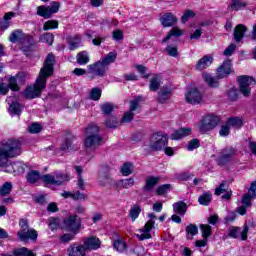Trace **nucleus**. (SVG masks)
Segmentation results:
<instances>
[{
    "instance_id": "obj_61",
    "label": "nucleus",
    "mask_w": 256,
    "mask_h": 256,
    "mask_svg": "<svg viewBox=\"0 0 256 256\" xmlns=\"http://www.w3.org/2000/svg\"><path fill=\"white\" fill-rule=\"evenodd\" d=\"M227 189H229V186H227V183L222 182V183L215 189V195H222V193H227Z\"/></svg>"
},
{
    "instance_id": "obj_10",
    "label": "nucleus",
    "mask_w": 256,
    "mask_h": 256,
    "mask_svg": "<svg viewBox=\"0 0 256 256\" xmlns=\"http://www.w3.org/2000/svg\"><path fill=\"white\" fill-rule=\"evenodd\" d=\"M99 185L100 187H107V185H117L115 180L111 178L108 167H102L99 171Z\"/></svg>"
},
{
    "instance_id": "obj_42",
    "label": "nucleus",
    "mask_w": 256,
    "mask_h": 256,
    "mask_svg": "<svg viewBox=\"0 0 256 256\" xmlns=\"http://www.w3.org/2000/svg\"><path fill=\"white\" fill-rule=\"evenodd\" d=\"M56 185H63V183L69 181V174L57 172L54 174Z\"/></svg>"
},
{
    "instance_id": "obj_43",
    "label": "nucleus",
    "mask_w": 256,
    "mask_h": 256,
    "mask_svg": "<svg viewBox=\"0 0 256 256\" xmlns=\"http://www.w3.org/2000/svg\"><path fill=\"white\" fill-rule=\"evenodd\" d=\"M159 87H161V80L158 75H154V77L150 79L149 89L150 91H159Z\"/></svg>"
},
{
    "instance_id": "obj_41",
    "label": "nucleus",
    "mask_w": 256,
    "mask_h": 256,
    "mask_svg": "<svg viewBox=\"0 0 256 256\" xmlns=\"http://www.w3.org/2000/svg\"><path fill=\"white\" fill-rule=\"evenodd\" d=\"M213 199V195L211 192H205L204 194L200 195L198 198V202L200 205H209Z\"/></svg>"
},
{
    "instance_id": "obj_62",
    "label": "nucleus",
    "mask_w": 256,
    "mask_h": 256,
    "mask_svg": "<svg viewBox=\"0 0 256 256\" xmlns=\"http://www.w3.org/2000/svg\"><path fill=\"white\" fill-rule=\"evenodd\" d=\"M165 50L170 57H179V51L177 50V46H167Z\"/></svg>"
},
{
    "instance_id": "obj_4",
    "label": "nucleus",
    "mask_w": 256,
    "mask_h": 256,
    "mask_svg": "<svg viewBox=\"0 0 256 256\" xmlns=\"http://www.w3.org/2000/svg\"><path fill=\"white\" fill-rule=\"evenodd\" d=\"M167 143H169L167 134L156 132L150 138L149 151H162L164 147H167Z\"/></svg>"
},
{
    "instance_id": "obj_50",
    "label": "nucleus",
    "mask_w": 256,
    "mask_h": 256,
    "mask_svg": "<svg viewBox=\"0 0 256 256\" xmlns=\"http://www.w3.org/2000/svg\"><path fill=\"white\" fill-rule=\"evenodd\" d=\"M89 98L92 99V101H99V99H101V88H92L90 91Z\"/></svg>"
},
{
    "instance_id": "obj_46",
    "label": "nucleus",
    "mask_w": 256,
    "mask_h": 256,
    "mask_svg": "<svg viewBox=\"0 0 256 256\" xmlns=\"http://www.w3.org/2000/svg\"><path fill=\"white\" fill-rule=\"evenodd\" d=\"M141 214V206L134 205L129 212V217L132 219V221H135L139 215Z\"/></svg>"
},
{
    "instance_id": "obj_30",
    "label": "nucleus",
    "mask_w": 256,
    "mask_h": 256,
    "mask_svg": "<svg viewBox=\"0 0 256 256\" xmlns=\"http://www.w3.org/2000/svg\"><path fill=\"white\" fill-rule=\"evenodd\" d=\"M85 136L86 137L99 136V126H97V124L95 123L89 124L85 130Z\"/></svg>"
},
{
    "instance_id": "obj_47",
    "label": "nucleus",
    "mask_w": 256,
    "mask_h": 256,
    "mask_svg": "<svg viewBox=\"0 0 256 256\" xmlns=\"http://www.w3.org/2000/svg\"><path fill=\"white\" fill-rule=\"evenodd\" d=\"M22 106L19 102H13L10 105L9 112L11 115H21Z\"/></svg>"
},
{
    "instance_id": "obj_8",
    "label": "nucleus",
    "mask_w": 256,
    "mask_h": 256,
    "mask_svg": "<svg viewBox=\"0 0 256 256\" xmlns=\"http://www.w3.org/2000/svg\"><path fill=\"white\" fill-rule=\"evenodd\" d=\"M239 83V91L243 94L244 97H249L251 95V88L250 85H255L256 81L255 78L251 76H240L238 77Z\"/></svg>"
},
{
    "instance_id": "obj_56",
    "label": "nucleus",
    "mask_w": 256,
    "mask_h": 256,
    "mask_svg": "<svg viewBox=\"0 0 256 256\" xmlns=\"http://www.w3.org/2000/svg\"><path fill=\"white\" fill-rule=\"evenodd\" d=\"M42 181L48 185H57V182H55V175L45 174L42 176Z\"/></svg>"
},
{
    "instance_id": "obj_7",
    "label": "nucleus",
    "mask_w": 256,
    "mask_h": 256,
    "mask_svg": "<svg viewBox=\"0 0 256 256\" xmlns=\"http://www.w3.org/2000/svg\"><path fill=\"white\" fill-rule=\"evenodd\" d=\"M61 7V3L59 2H52L50 6H38L37 7V15L43 17L44 19H51L54 13H58Z\"/></svg>"
},
{
    "instance_id": "obj_44",
    "label": "nucleus",
    "mask_w": 256,
    "mask_h": 256,
    "mask_svg": "<svg viewBox=\"0 0 256 256\" xmlns=\"http://www.w3.org/2000/svg\"><path fill=\"white\" fill-rule=\"evenodd\" d=\"M230 7L233 11H240V9H245V7H247V2L241 0H232Z\"/></svg>"
},
{
    "instance_id": "obj_58",
    "label": "nucleus",
    "mask_w": 256,
    "mask_h": 256,
    "mask_svg": "<svg viewBox=\"0 0 256 256\" xmlns=\"http://www.w3.org/2000/svg\"><path fill=\"white\" fill-rule=\"evenodd\" d=\"M193 17H195V12H193V10H185L181 17V21L182 23H187V21L193 19Z\"/></svg>"
},
{
    "instance_id": "obj_51",
    "label": "nucleus",
    "mask_w": 256,
    "mask_h": 256,
    "mask_svg": "<svg viewBox=\"0 0 256 256\" xmlns=\"http://www.w3.org/2000/svg\"><path fill=\"white\" fill-rule=\"evenodd\" d=\"M171 191V184H163L158 186L155 190L156 195H165V193H169Z\"/></svg>"
},
{
    "instance_id": "obj_39",
    "label": "nucleus",
    "mask_w": 256,
    "mask_h": 256,
    "mask_svg": "<svg viewBox=\"0 0 256 256\" xmlns=\"http://www.w3.org/2000/svg\"><path fill=\"white\" fill-rule=\"evenodd\" d=\"M13 253L14 256H36L35 253H33V250H29L26 247L15 249Z\"/></svg>"
},
{
    "instance_id": "obj_11",
    "label": "nucleus",
    "mask_w": 256,
    "mask_h": 256,
    "mask_svg": "<svg viewBox=\"0 0 256 256\" xmlns=\"http://www.w3.org/2000/svg\"><path fill=\"white\" fill-rule=\"evenodd\" d=\"M241 228L237 226H232L229 228V237H232V239H241V241H247V233H249V226L244 225L242 231H240ZM240 231V234H239Z\"/></svg>"
},
{
    "instance_id": "obj_19",
    "label": "nucleus",
    "mask_w": 256,
    "mask_h": 256,
    "mask_svg": "<svg viewBox=\"0 0 256 256\" xmlns=\"http://www.w3.org/2000/svg\"><path fill=\"white\" fill-rule=\"evenodd\" d=\"M160 23L163 27H173V25H177V17L175 14L168 12L160 17Z\"/></svg>"
},
{
    "instance_id": "obj_1",
    "label": "nucleus",
    "mask_w": 256,
    "mask_h": 256,
    "mask_svg": "<svg viewBox=\"0 0 256 256\" xmlns=\"http://www.w3.org/2000/svg\"><path fill=\"white\" fill-rule=\"evenodd\" d=\"M54 69L55 55H53V53H49L43 63L42 68L40 69L35 83L27 86L24 89L22 92V97L28 100L41 97V93H43L47 87V79H49V77H53Z\"/></svg>"
},
{
    "instance_id": "obj_21",
    "label": "nucleus",
    "mask_w": 256,
    "mask_h": 256,
    "mask_svg": "<svg viewBox=\"0 0 256 256\" xmlns=\"http://www.w3.org/2000/svg\"><path fill=\"white\" fill-rule=\"evenodd\" d=\"M83 247L86 251L97 250L101 247V240L92 236L84 241Z\"/></svg>"
},
{
    "instance_id": "obj_12",
    "label": "nucleus",
    "mask_w": 256,
    "mask_h": 256,
    "mask_svg": "<svg viewBox=\"0 0 256 256\" xmlns=\"http://www.w3.org/2000/svg\"><path fill=\"white\" fill-rule=\"evenodd\" d=\"M185 99L190 105H197L203 101V95L196 88H192L185 94Z\"/></svg>"
},
{
    "instance_id": "obj_9",
    "label": "nucleus",
    "mask_w": 256,
    "mask_h": 256,
    "mask_svg": "<svg viewBox=\"0 0 256 256\" xmlns=\"http://www.w3.org/2000/svg\"><path fill=\"white\" fill-rule=\"evenodd\" d=\"M235 155H237V150H235V148H224L221 152V156L218 158V165H220V167H224V165H227Z\"/></svg>"
},
{
    "instance_id": "obj_29",
    "label": "nucleus",
    "mask_w": 256,
    "mask_h": 256,
    "mask_svg": "<svg viewBox=\"0 0 256 256\" xmlns=\"http://www.w3.org/2000/svg\"><path fill=\"white\" fill-rule=\"evenodd\" d=\"M173 211L178 215H185L187 213V204L183 201H179L173 204Z\"/></svg>"
},
{
    "instance_id": "obj_40",
    "label": "nucleus",
    "mask_w": 256,
    "mask_h": 256,
    "mask_svg": "<svg viewBox=\"0 0 256 256\" xmlns=\"http://www.w3.org/2000/svg\"><path fill=\"white\" fill-rule=\"evenodd\" d=\"M76 57L78 65H87L89 63V53L87 51L78 53Z\"/></svg>"
},
{
    "instance_id": "obj_52",
    "label": "nucleus",
    "mask_w": 256,
    "mask_h": 256,
    "mask_svg": "<svg viewBox=\"0 0 256 256\" xmlns=\"http://www.w3.org/2000/svg\"><path fill=\"white\" fill-rule=\"evenodd\" d=\"M115 109V105L111 103H104L101 105V111L103 115H110L113 113V110Z\"/></svg>"
},
{
    "instance_id": "obj_13",
    "label": "nucleus",
    "mask_w": 256,
    "mask_h": 256,
    "mask_svg": "<svg viewBox=\"0 0 256 256\" xmlns=\"http://www.w3.org/2000/svg\"><path fill=\"white\" fill-rule=\"evenodd\" d=\"M108 69L109 67H106L101 60L88 66L90 73L98 77H105V73H107Z\"/></svg>"
},
{
    "instance_id": "obj_16",
    "label": "nucleus",
    "mask_w": 256,
    "mask_h": 256,
    "mask_svg": "<svg viewBox=\"0 0 256 256\" xmlns=\"http://www.w3.org/2000/svg\"><path fill=\"white\" fill-rule=\"evenodd\" d=\"M18 237L20 241L27 242L28 239L32 241H37V231L35 229H21L18 231Z\"/></svg>"
},
{
    "instance_id": "obj_28",
    "label": "nucleus",
    "mask_w": 256,
    "mask_h": 256,
    "mask_svg": "<svg viewBox=\"0 0 256 256\" xmlns=\"http://www.w3.org/2000/svg\"><path fill=\"white\" fill-rule=\"evenodd\" d=\"M169 97H171V89L167 87H163L159 92H158V98L157 101L159 103H165L166 101H169Z\"/></svg>"
},
{
    "instance_id": "obj_2",
    "label": "nucleus",
    "mask_w": 256,
    "mask_h": 256,
    "mask_svg": "<svg viewBox=\"0 0 256 256\" xmlns=\"http://www.w3.org/2000/svg\"><path fill=\"white\" fill-rule=\"evenodd\" d=\"M19 155H21V141L11 138L0 142V167H6V173H16V175L25 173L22 163L14 162L9 165V159Z\"/></svg>"
},
{
    "instance_id": "obj_63",
    "label": "nucleus",
    "mask_w": 256,
    "mask_h": 256,
    "mask_svg": "<svg viewBox=\"0 0 256 256\" xmlns=\"http://www.w3.org/2000/svg\"><path fill=\"white\" fill-rule=\"evenodd\" d=\"M73 239H75V233H73V234L67 233V234L60 236V241L62 243H69L70 241H73Z\"/></svg>"
},
{
    "instance_id": "obj_35",
    "label": "nucleus",
    "mask_w": 256,
    "mask_h": 256,
    "mask_svg": "<svg viewBox=\"0 0 256 256\" xmlns=\"http://www.w3.org/2000/svg\"><path fill=\"white\" fill-rule=\"evenodd\" d=\"M117 59V52L108 53L102 60H100L106 67H109L111 63H115Z\"/></svg>"
},
{
    "instance_id": "obj_25",
    "label": "nucleus",
    "mask_w": 256,
    "mask_h": 256,
    "mask_svg": "<svg viewBox=\"0 0 256 256\" xmlns=\"http://www.w3.org/2000/svg\"><path fill=\"white\" fill-rule=\"evenodd\" d=\"M23 39H27V35L23 33V30L17 29L14 30L9 37V42L10 43H17L19 41H23Z\"/></svg>"
},
{
    "instance_id": "obj_34",
    "label": "nucleus",
    "mask_w": 256,
    "mask_h": 256,
    "mask_svg": "<svg viewBox=\"0 0 256 256\" xmlns=\"http://www.w3.org/2000/svg\"><path fill=\"white\" fill-rule=\"evenodd\" d=\"M118 183L121 189H131V187H135V178L130 177L126 179H121Z\"/></svg>"
},
{
    "instance_id": "obj_31",
    "label": "nucleus",
    "mask_w": 256,
    "mask_h": 256,
    "mask_svg": "<svg viewBox=\"0 0 256 256\" xmlns=\"http://www.w3.org/2000/svg\"><path fill=\"white\" fill-rule=\"evenodd\" d=\"M181 35H183V30L179 27H174L168 32V35L162 40V43H167L171 37H181Z\"/></svg>"
},
{
    "instance_id": "obj_15",
    "label": "nucleus",
    "mask_w": 256,
    "mask_h": 256,
    "mask_svg": "<svg viewBox=\"0 0 256 256\" xmlns=\"http://www.w3.org/2000/svg\"><path fill=\"white\" fill-rule=\"evenodd\" d=\"M100 145H103V138L101 136H86L84 140V147L86 149H97Z\"/></svg>"
},
{
    "instance_id": "obj_60",
    "label": "nucleus",
    "mask_w": 256,
    "mask_h": 256,
    "mask_svg": "<svg viewBox=\"0 0 256 256\" xmlns=\"http://www.w3.org/2000/svg\"><path fill=\"white\" fill-rule=\"evenodd\" d=\"M200 229L202 231V237H204V239L211 237V226L202 224L200 226Z\"/></svg>"
},
{
    "instance_id": "obj_37",
    "label": "nucleus",
    "mask_w": 256,
    "mask_h": 256,
    "mask_svg": "<svg viewBox=\"0 0 256 256\" xmlns=\"http://www.w3.org/2000/svg\"><path fill=\"white\" fill-rule=\"evenodd\" d=\"M120 171L124 177H129V175L133 174V163L131 162L124 163L121 166Z\"/></svg>"
},
{
    "instance_id": "obj_6",
    "label": "nucleus",
    "mask_w": 256,
    "mask_h": 256,
    "mask_svg": "<svg viewBox=\"0 0 256 256\" xmlns=\"http://www.w3.org/2000/svg\"><path fill=\"white\" fill-rule=\"evenodd\" d=\"M63 225L66 231H70V233L77 235L78 231L81 229V218L77 215L68 216L63 220Z\"/></svg>"
},
{
    "instance_id": "obj_54",
    "label": "nucleus",
    "mask_w": 256,
    "mask_h": 256,
    "mask_svg": "<svg viewBox=\"0 0 256 256\" xmlns=\"http://www.w3.org/2000/svg\"><path fill=\"white\" fill-rule=\"evenodd\" d=\"M114 249L120 253H123V251L127 249V244L122 240H116L114 241Z\"/></svg>"
},
{
    "instance_id": "obj_20",
    "label": "nucleus",
    "mask_w": 256,
    "mask_h": 256,
    "mask_svg": "<svg viewBox=\"0 0 256 256\" xmlns=\"http://www.w3.org/2000/svg\"><path fill=\"white\" fill-rule=\"evenodd\" d=\"M231 73V60H226L217 69V79H225Z\"/></svg>"
},
{
    "instance_id": "obj_55",
    "label": "nucleus",
    "mask_w": 256,
    "mask_h": 256,
    "mask_svg": "<svg viewBox=\"0 0 256 256\" xmlns=\"http://www.w3.org/2000/svg\"><path fill=\"white\" fill-rule=\"evenodd\" d=\"M228 125H230L231 127H236L237 129H239L240 127L243 126V120H241L240 118H230L228 120Z\"/></svg>"
},
{
    "instance_id": "obj_49",
    "label": "nucleus",
    "mask_w": 256,
    "mask_h": 256,
    "mask_svg": "<svg viewBox=\"0 0 256 256\" xmlns=\"http://www.w3.org/2000/svg\"><path fill=\"white\" fill-rule=\"evenodd\" d=\"M59 27V21L57 20H48L43 25L44 31H49V29H57Z\"/></svg>"
},
{
    "instance_id": "obj_22",
    "label": "nucleus",
    "mask_w": 256,
    "mask_h": 256,
    "mask_svg": "<svg viewBox=\"0 0 256 256\" xmlns=\"http://www.w3.org/2000/svg\"><path fill=\"white\" fill-rule=\"evenodd\" d=\"M213 63V56L206 55L198 60L196 64L197 71H203V69H207Z\"/></svg>"
},
{
    "instance_id": "obj_23",
    "label": "nucleus",
    "mask_w": 256,
    "mask_h": 256,
    "mask_svg": "<svg viewBox=\"0 0 256 256\" xmlns=\"http://www.w3.org/2000/svg\"><path fill=\"white\" fill-rule=\"evenodd\" d=\"M247 32V27L243 24H239L234 29V40L236 43H241V39L245 37V33Z\"/></svg>"
},
{
    "instance_id": "obj_45",
    "label": "nucleus",
    "mask_w": 256,
    "mask_h": 256,
    "mask_svg": "<svg viewBox=\"0 0 256 256\" xmlns=\"http://www.w3.org/2000/svg\"><path fill=\"white\" fill-rule=\"evenodd\" d=\"M186 233H187V239H193L197 233H199V228H197V225L190 224L186 227Z\"/></svg>"
},
{
    "instance_id": "obj_57",
    "label": "nucleus",
    "mask_w": 256,
    "mask_h": 256,
    "mask_svg": "<svg viewBox=\"0 0 256 256\" xmlns=\"http://www.w3.org/2000/svg\"><path fill=\"white\" fill-rule=\"evenodd\" d=\"M134 117L135 113L131 112V110L126 111L121 119V123H131Z\"/></svg>"
},
{
    "instance_id": "obj_18",
    "label": "nucleus",
    "mask_w": 256,
    "mask_h": 256,
    "mask_svg": "<svg viewBox=\"0 0 256 256\" xmlns=\"http://www.w3.org/2000/svg\"><path fill=\"white\" fill-rule=\"evenodd\" d=\"M68 256H85L87 250H85L82 244L73 243L67 248Z\"/></svg>"
},
{
    "instance_id": "obj_3",
    "label": "nucleus",
    "mask_w": 256,
    "mask_h": 256,
    "mask_svg": "<svg viewBox=\"0 0 256 256\" xmlns=\"http://www.w3.org/2000/svg\"><path fill=\"white\" fill-rule=\"evenodd\" d=\"M25 79H27V73L21 72L18 73L16 76H11L7 78V83L4 82L0 83V95H7L9 93V90L14 91L15 93L21 91V87L17 83V81H20L21 83H25Z\"/></svg>"
},
{
    "instance_id": "obj_5",
    "label": "nucleus",
    "mask_w": 256,
    "mask_h": 256,
    "mask_svg": "<svg viewBox=\"0 0 256 256\" xmlns=\"http://www.w3.org/2000/svg\"><path fill=\"white\" fill-rule=\"evenodd\" d=\"M219 125V117L213 115H206L200 122L199 131L200 133H207L213 131L215 127Z\"/></svg>"
},
{
    "instance_id": "obj_38",
    "label": "nucleus",
    "mask_w": 256,
    "mask_h": 256,
    "mask_svg": "<svg viewBox=\"0 0 256 256\" xmlns=\"http://www.w3.org/2000/svg\"><path fill=\"white\" fill-rule=\"evenodd\" d=\"M11 191H13V184L11 182H5L0 187V195H1V197H6V195H10Z\"/></svg>"
},
{
    "instance_id": "obj_64",
    "label": "nucleus",
    "mask_w": 256,
    "mask_h": 256,
    "mask_svg": "<svg viewBox=\"0 0 256 256\" xmlns=\"http://www.w3.org/2000/svg\"><path fill=\"white\" fill-rule=\"evenodd\" d=\"M250 197L256 199V180L253 181L250 185V188L247 193Z\"/></svg>"
},
{
    "instance_id": "obj_17",
    "label": "nucleus",
    "mask_w": 256,
    "mask_h": 256,
    "mask_svg": "<svg viewBox=\"0 0 256 256\" xmlns=\"http://www.w3.org/2000/svg\"><path fill=\"white\" fill-rule=\"evenodd\" d=\"M159 181H161L160 177L157 176H148L145 180V185L142 188L144 193H151L155 189V186L159 185Z\"/></svg>"
},
{
    "instance_id": "obj_32",
    "label": "nucleus",
    "mask_w": 256,
    "mask_h": 256,
    "mask_svg": "<svg viewBox=\"0 0 256 256\" xmlns=\"http://www.w3.org/2000/svg\"><path fill=\"white\" fill-rule=\"evenodd\" d=\"M67 42L70 47V51H75L79 45H81V37L79 36H70L67 38Z\"/></svg>"
},
{
    "instance_id": "obj_53",
    "label": "nucleus",
    "mask_w": 256,
    "mask_h": 256,
    "mask_svg": "<svg viewBox=\"0 0 256 256\" xmlns=\"http://www.w3.org/2000/svg\"><path fill=\"white\" fill-rule=\"evenodd\" d=\"M140 101H143V97L141 96H137L136 98H134L133 100L130 101V110L132 113L133 111H137V109H139V103Z\"/></svg>"
},
{
    "instance_id": "obj_36",
    "label": "nucleus",
    "mask_w": 256,
    "mask_h": 256,
    "mask_svg": "<svg viewBox=\"0 0 256 256\" xmlns=\"http://www.w3.org/2000/svg\"><path fill=\"white\" fill-rule=\"evenodd\" d=\"M26 179L28 183L35 184L39 179H41V173H39V171L32 170L27 174Z\"/></svg>"
},
{
    "instance_id": "obj_59",
    "label": "nucleus",
    "mask_w": 256,
    "mask_h": 256,
    "mask_svg": "<svg viewBox=\"0 0 256 256\" xmlns=\"http://www.w3.org/2000/svg\"><path fill=\"white\" fill-rule=\"evenodd\" d=\"M43 127L39 123H33L28 127V131L32 134L41 133Z\"/></svg>"
},
{
    "instance_id": "obj_48",
    "label": "nucleus",
    "mask_w": 256,
    "mask_h": 256,
    "mask_svg": "<svg viewBox=\"0 0 256 256\" xmlns=\"http://www.w3.org/2000/svg\"><path fill=\"white\" fill-rule=\"evenodd\" d=\"M53 41H55V39L51 33H45L44 35L40 36V42L46 43V45H53Z\"/></svg>"
},
{
    "instance_id": "obj_26",
    "label": "nucleus",
    "mask_w": 256,
    "mask_h": 256,
    "mask_svg": "<svg viewBox=\"0 0 256 256\" xmlns=\"http://www.w3.org/2000/svg\"><path fill=\"white\" fill-rule=\"evenodd\" d=\"M189 135H191V128H180L171 134V139L178 141V139H183V137H187Z\"/></svg>"
},
{
    "instance_id": "obj_33",
    "label": "nucleus",
    "mask_w": 256,
    "mask_h": 256,
    "mask_svg": "<svg viewBox=\"0 0 256 256\" xmlns=\"http://www.w3.org/2000/svg\"><path fill=\"white\" fill-rule=\"evenodd\" d=\"M104 125L108 129H117V127H119V119H117L115 116H109L104 121Z\"/></svg>"
},
{
    "instance_id": "obj_14",
    "label": "nucleus",
    "mask_w": 256,
    "mask_h": 256,
    "mask_svg": "<svg viewBox=\"0 0 256 256\" xmlns=\"http://www.w3.org/2000/svg\"><path fill=\"white\" fill-rule=\"evenodd\" d=\"M155 227V221L149 220L141 229L142 234H137L136 237L139 241H145V239H151V230Z\"/></svg>"
},
{
    "instance_id": "obj_24",
    "label": "nucleus",
    "mask_w": 256,
    "mask_h": 256,
    "mask_svg": "<svg viewBox=\"0 0 256 256\" xmlns=\"http://www.w3.org/2000/svg\"><path fill=\"white\" fill-rule=\"evenodd\" d=\"M75 141V136L71 133H67L63 144L60 146V151H69L73 149V142Z\"/></svg>"
},
{
    "instance_id": "obj_27",
    "label": "nucleus",
    "mask_w": 256,
    "mask_h": 256,
    "mask_svg": "<svg viewBox=\"0 0 256 256\" xmlns=\"http://www.w3.org/2000/svg\"><path fill=\"white\" fill-rule=\"evenodd\" d=\"M202 77L209 87H219V78L213 77L211 74L204 72Z\"/></svg>"
}]
</instances>
